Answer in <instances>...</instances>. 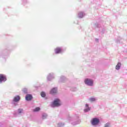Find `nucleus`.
<instances>
[{
    "mask_svg": "<svg viewBox=\"0 0 127 127\" xmlns=\"http://www.w3.org/2000/svg\"><path fill=\"white\" fill-rule=\"evenodd\" d=\"M51 94H56L57 93V89L56 88H53L50 92Z\"/></svg>",
    "mask_w": 127,
    "mask_h": 127,
    "instance_id": "obj_7",
    "label": "nucleus"
},
{
    "mask_svg": "<svg viewBox=\"0 0 127 127\" xmlns=\"http://www.w3.org/2000/svg\"><path fill=\"white\" fill-rule=\"evenodd\" d=\"M46 117H47V116L46 115H43V119H46Z\"/></svg>",
    "mask_w": 127,
    "mask_h": 127,
    "instance_id": "obj_17",
    "label": "nucleus"
},
{
    "mask_svg": "<svg viewBox=\"0 0 127 127\" xmlns=\"http://www.w3.org/2000/svg\"><path fill=\"white\" fill-rule=\"evenodd\" d=\"M55 51L56 54H58L62 52V50L60 48H57L56 49H55Z\"/></svg>",
    "mask_w": 127,
    "mask_h": 127,
    "instance_id": "obj_6",
    "label": "nucleus"
},
{
    "mask_svg": "<svg viewBox=\"0 0 127 127\" xmlns=\"http://www.w3.org/2000/svg\"><path fill=\"white\" fill-rule=\"evenodd\" d=\"M53 107H59V106H61V103L60 102V100L59 99H56L53 102L52 104Z\"/></svg>",
    "mask_w": 127,
    "mask_h": 127,
    "instance_id": "obj_1",
    "label": "nucleus"
},
{
    "mask_svg": "<svg viewBox=\"0 0 127 127\" xmlns=\"http://www.w3.org/2000/svg\"><path fill=\"white\" fill-rule=\"evenodd\" d=\"M39 111H40V108L39 107H36L33 110V112H39Z\"/></svg>",
    "mask_w": 127,
    "mask_h": 127,
    "instance_id": "obj_11",
    "label": "nucleus"
},
{
    "mask_svg": "<svg viewBox=\"0 0 127 127\" xmlns=\"http://www.w3.org/2000/svg\"><path fill=\"white\" fill-rule=\"evenodd\" d=\"M85 107H86V108H87L84 109V112H89V111H90V110H91V108H90V107H89V104H86L85 105Z\"/></svg>",
    "mask_w": 127,
    "mask_h": 127,
    "instance_id": "obj_8",
    "label": "nucleus"
},
{
    "mask_svg": "<svg viewBox=\"0 0 127 127\" xmlns=\"http://www.w3.org/2000/svg\"><path fill=\"white\" fill-rule=\"evenodd\" d=\"M89 101H90V102H95L96 99L95 98H91L89 99Z\"/></svg>",
    "mask_w": 127,
    "mask_h": 127,
    "instance_id": "obj_14",
    "label": "nucleus"
},
{
    "mask_svg": "<svg viewBox=\"0 0 127 127\" xmlns=\"http://www.w3.org/2000/svg\"><path fill=\"white\" fill-rule=\"evenodd\" d=\"M85 84L88 85V86H93V81L92 79L86 78L84 80Z\"/></svg>",
    "mask_w": 127,
    "mask_h": 127,
    "instance_id": "obj_3",
    "label": "nucleus"
},
{
    "mask_svg": "<svg viewBox=\"0 0 127 127\" xmlns=\"http://www.w3.org/2000/svg\"><path fill=\"white\" fill-rule=\"evenodd\" d=\"M41 97H42L43 98H44L45 97V96H46V94L45 93V92H41Z\"/></svg>",
    "mask_w": 127,
    "mask_h": 127,
    "instance_id": "obj_13",
    "label": "nucleus"
},
{
    "mask_svg": "<svg viewBox=\"0 0 127 127\" xmlns=\"http://www.w3.org/2000/svg\"><path fill=\"white\" fill-rule=\"evenodd\" d=\"M6 81V76L4 74H0V83L5 82Z\"/></svg>",
    "mask_w": 127,
    "mask_h": 127,
    "instance_id": "obj_4",
    "label": "nucleus"
},
{
    "mask_svg": "<svg viewBox=\"0 0 127 127\" xmlns=\"http://www.w3.org/2000/svg\"><path fill=\"white\" fill-rule=\"evenodd\" d=\"M100 123V120L98 118H93L91 121V124L92 126H97Z\"/></svg>",
    "mask_w": 127,
    "mask_h": 127,
    "instance_id": "obj_2",
    "label": "nucleus"
},
{
    "mask_svg": "<svg viewBox=\"0 0 127 127\" xmlns=\"http://www.w3.org/2000/svg\"><path fill=\"white\" fill-rule=\"evenodd\" d=\"M121 65L122 64H121V63H118L117 65L116 66V70H120V68H121Z\"/></svg>",
    "mask_w": 127,
    "mask_h": 127,
    "instance_id": "obj_10",
    "label": "nucleus"
},
{
    "mask_svg": "<svg viewBox=\"0 0 127 127\" xmlns=\"http://www.w3.org/2000/svg\"><path fill=\"white\" fill-rule=\"evenodd\" d=\"M25 99L26 101H31V100H32V95L31 94H27L25 97Z\"/></svg>",
    "mask_w": 127,
    "mask_h": 127,
    "instance_id": "obj_5",
    "label": "nucleus"
},
{
    "mask_svg": "<svg viewBox=\"0 0 127 127\" xmlns=\"http://www.w3.org/2000/svg\"><path fill=\"white\" fill-rule=\"evenodd\" d=\"M78 16L79 17H80V18H82V17H83V12H80L78 14Z\"/></svg>",
    "mask_w": 127,
    "mask_h": 127,
    "instance_id": "obj_12",
    "label": "nucleus"
},
{
    "mask_svg": "<svg viewBox=\"0 0 127 127\" xmlns=\"http://www.w3.org/2000/svg\"><path fill=\"white\" fill-rule=\"evenodd\" d=\"M110 127V124L109 123H106L104 127Z\"/></svg>",
    "mask_w": 127,
    "mask_h": 127,
    "instance_id": "obj_16",
    "label": "nucleus"
},
{
    "mask_svg": "<svg viewBox=\"0 0 127 127\" xmlns=\"http://www.w3.org/2000/svg\"><path fill=\"white\" fill-rule=\"evenodd\" d=\"M20 100V97L19 96H17L14 98L13 101L14 102H18Z\"/></svg>",
    "mask_w": 127,
    "mask_h": 127,
    "instance_id": "obj_9",
    "label": "nucleus"
},
{
    "mask_svg": "<svg viewBox=\"0 0 127 127\" xmlns=\"http://www.w3.org/2000/svg\"><path fill=\"white\" fill-rule=\"evenodd\" d=\"M18 113L19 114H21V113H22V109H18Z\"/></svg>",
    "mask_w": 127,
    "mask_h": 127,
    "instance_id": "obj_15",
    "label": "nucleus"
}]
</instances>
